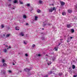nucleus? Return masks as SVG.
<instances>
[{
    "label": "nucleus",
    "mask_w": 77,
    "mask_h": 77,
    "mask_svg": "<svg viewBox=\"0 0 77 77\" xmlns=\"http://www.w3.org/2000/svg\"><path fill=\"white\" fill-rule=\"evenodd\" d=\"M24 70L26 72H29V71H30V69H28L27 68L25 69Z\"/></svg>",
    "instance_id": "nucleus-1"
},
{
    "label": "nucleus",
    "mask_w": 77,
    "mask_h": 77,
    "mask_svg": "<svg viewBox=\"0 0 77 77\" xmlns=\"http://www.w3.org/2000/svg\"><path fill=\"white\" fill-rule=\"evenodd\" d=\"M60 3L62 6H63L65 5V2H61Z\"/></svg>",
    "instance_id": "nucleus-2"
},
{
    "label": "nucleus",
    "mask_w": 77,
    "mask_h": 77,
    "mask_svg": "<svg viewBox=\"0 0 77 77\" xmlns=\"http://www.w3.org/2000/svg\"><path fill=\"white\" fill-rule=\"evenodd\" d=\"M58 48V47H56L54 48V50L55 51H57V49Z\"/></svg>",
    "instance_id": "nucleus-3"
},
{
    "label": "nucleus",
    "mask_w": 77,
    "mask_h": 77,
    "mask_svg": "<svg viewBox=\"0 0 77 77\" xmlns=\"http://www.w3.org/2000/svg\"><path fill=\"white\" fill-rule=\"evenodd\" d=\"M68 12H69V13H71L72 12V10H68Z\"/></svg>",
    "instance_id": "nucleus-4"
},
{
    "label": "nucleus",
    "mask_w": 77,
    "mask_h": 77,
    "mask_svg": "<svg viewBox=\"0 0 77 77\" xmlns=\"http://www.w3.org/2000/svg\"><path fill=\"white\" fill-rule=\"evenodd\" d=\"M20 35H21V36H24V33H23V32H21L20 33Z\"/></svg>",
    "instance_id": "nucleus-5"
},
{
    "label": "nucleus",
    "mask_w": 77,
    "mask_h": 77,
    "mask_svg": "<svg viewBox=\"0 0 77 77\" xmlns=\"http://www.w3.org/2000/svg\"><path fill=\"white\" fill-rule=\"evenodd\" d=\"M16 30H19V27L18 26H17L15 27Z\"/></svg>",
    "instance_id": "nucleus-6"
},
{
    "label": "nucleus",
    "mask_w": 77,
    "mask_h": 77,
    "mask_svg": "<svg viewBox=\"0 0 77 77\" xmlns=\"http://www.w3.org/2000/svg\"><path fill=\"white\" fill-rule=\"evenodd\" d=\"M72 37H71L70 38H69L68 39L69 41H71V39H72Z\"/></svg>",
    "instance_id": "nucleus-7"
},
{
    "label": "nucleus",
    "mask_w": 77,
    "mask_h": 77,
    "mask_svg": "<svg viewBox=\"0 0 77 77\" xmlns=\"http://www.w3.org/2000/svg\"><path fill=\"white\" fill-rule=\"evenodd\" d=\"M67 27H68L69 28V27H71V26L70 24L67 25Z\"/></svg>",
    "instance_id": "nucleus-8"
},
{
    "label": "nucleus",
    "mask_w": 77,
    "mask_h": 77,
    "mask_svg": "<svg viewBox=\"0 0 77 77\" xmlns=\"http://www.w3.org/2000/svg\"><path fill=\"white\" fill-rule=\"evenodd\" d=\"M11 35V34H8L6 35V36L7 38L9 37V36H10Z\"/></svg>",
    "instance_id": "nucleus-9"
},
{
    "label": "nucleus",
    "mask_w": 77,
    "mask_h": 77,
    "mask_svg": "<svg viewBox=\"0 0 77 77\" xmlns=\"http://www.w3.org/2000/svg\"><path fill=\"white\" fill-rule=\"evenodd\" d=\"M4 53H6L7 52V50L6 49H4Z\"/></svg>",
    "instance_id": "nucleus-10"
},
{
    "label": "nucleus",
    "mask_w": 77,
    "mask_h": 77,
    "mask_svg": "<svg viewBox=\"0 0 77 77\" xmlns=\"http://www.w3.org/2000/svg\"><path fill=\"white\" fill-rule=\"evenodd\" d=\"M23 18H27V17L26 16V15H23Z\"/></svg>",
    "instance_id": "nucleus-11"
},
{
    "label": "nucleus",
    "mask_w": 77,
    "mask_h": 77,
    "mask_svg": "<svg viewBox=\"0 0 77 77\" xmlns=\"http://www.w3.org/2000/svg\"><path fill=\"white\" fill-rule=\"evenodd\" d=\"M63 15H66V12H63L62 13Z\"/></svg>",
    "instance_id": "nucleus-12"
},
{
    "label": "nucleus",
    "mask_w": 77,
    "mask_h": 77,
    "mask_svg": "<svg viewBox=\"0 0 77 77\" xmlns=\"http://www.w3.org/2000/svg\"><path fill=\"white\" fill-rule=\"evenodd\" d=\"M72 33H73L74 32V30L73 29H72L71 30Z\"/></svg>",
    "instance_id": "nucleus-13"
},
{
    "label": "nucleus",
    "mask_w": 77,
    "mask_h": 77,
    "mask_svg": "<svg viewBox=\"0 0 77 77\" xmlns=\"http://www.w3.org/2000/svg\"><path fill=\"white\" fill-rule=\"evenodd\" d=\"M37 18H38V17L37 16H35V21H36L37 20Z\"/></svg>",
    "instance_id": "nucleus-14"
},
{
    "label": "nucleus",
    "mask_w": 77,
    "mask_h": 77,
    "mask_svg": "<svg viewBox=\"0 0 77 77\" xmlns=\"http://www.w3.org/2000/svg\"><path fill=\"white\" fill-rule=\"evenodd\" d=\"M14 3H17V0H14Z\"/></svg>",
    "instance_id": "nucleus-15"
},
{
    "label": "nucleus",
    "mask_w": 77,
    "mask_h": 77,
    "mask_svg": "<svg viewBox=\"0 0 77 77\" xmlns=\"http://www.w3.org/2000/svg\"><path fill=\"white\" fill-rule=\"evenodd\" d=\"M37 12L38 13H40V12H41V11L39 9H38L37 10Z\"/></svg>",
    "instance_id": "nucleus-16"
},
{
    "label": "nucleus",
    "mask_w": 77,
    "mask_h": 77,
    "mask_svg": "<svg viewBox=\"0 0 77 77\" xmlns=\"http://www.w3.org/2000/svg\"><path fill=\"white\" fill-rule=\"evenodd\" d=\"M3 66H7V64L5 63H4L3 64Z\"/></svg>",
    "instance_id": "nucleus-17"
},
{
    "label": "nucleus",
    "mask_w": 77,
    "mask_h": 77,
    "mask_svg": "<svg viewBox=\"0 0 77 77\" xmlns=\"http://www.w3.org/2000/svg\"><path fill=\"white\" fill-rule=\"evenodd\" d=\"M39 3L40 4H41L42 3V1L41 0L39 1Z\"/></svg>",
    "instance_id": "nucleus-18"
},
{
    "label": "nucleus",
    "mask_w": 77,
    "mask_h": 77,
    "mask_svg": "<svg viewBox=\"0 0 77 77\" xmlns=\"http://www.w3.org/2000/svg\"><path fill=\"white\" fill-rule=\"evenodd\" d=\"M72 67L73 69H75V66L74 65H73Z\"/></svg>",
    "instance_id": "nucleus-19"
},
{
    "label": "nucleus",
    "mask_w": 77,
    "mask_h": 77,
    "mask_svg": "<svg viewBox=\"0 0 77 77\" xmlns=\"http://www.w3.org/2000/svg\"><path fill=\"white\" fill-rule=\"evenodd\" d=\"M19 2L20 3V4H23V2H21L20 1H19Z\"/></svg>",
    "instance_id": "nucleus-20"
},
{
    "label": "nucleus",
    "mask_w": 77,
    "mask_h": 77,
    "mask_svg": "<svg viewBox=\"0 0 77 77\" xmlns=\"http://www.w3.org/2000/svg\"><path fill=\"white\" fill-rule=\"evenodd\" d=\"M49 12H53V10L52 9H50L49 10Z\"/></svg>",
    "instance_id": "nucleus-21"
},
{
    "label": "nucleus",
    "mask_w": 77,
    "mask_h": 77,
    "mask_svg": "<svg viewBox=\"0 0 77 77\" xmlns=\"http://www.w3.org/2000/svg\"><path fill=\"white\" fill-rule=\"evenodd\" d=\"M5 62V60L3 59L2 60V62H3V63H4V62Z\"/></svg>",
    "instance_id": "nucleus-22"
},
{
    "label": "nucleus",
    "mask_w": 77,
    "mask_h": 77,
    "mask_svg": "<svg viewBox=\"0 0 77 77\" xmlns=\"http://www.w3.org/2000/svg\"><path fill=\"white\" fill-rule=\"evenodd\" d=\"M53 9L54 11H56V8H53Z\"/></svg>",
    "instance_id": "nucleus-23"
},
{
    "label": "nucleus",
    "mask_w": 77,
    "mask_h": 77,
    "mask_svg": "<svg viewBox=\"0 0 77 77\" xmlns=\"http://www.w3.org/2000/svg\"><path fill=\"white\" fill-rule=\"evenodd\" d=\"M75 9H76V10L77 9V4L76 5L75 7Z\"/></svg>",
    "instance_id": "nucleus-24"
},
{
    "label": "nucleus",
    "mask_w": 77,
    "mask_h": 77,
    "mask_svg": "<svg viewBox=\"0 0 77 77\" xmlns=\"http://www.w3.org/2000/svg\"><path fill=\"white\" fill-rule=\"evenodd\" d=\"M27 6H30V4H27Z\"/></svg>",
    "instance_id": "nucleus-25"
},
{
    "label": "nucleus",
    "mask_w": 77,
    "mask_h": 77,
    "mask_svg": "<svg viewBox=\"0 0 77 77\" xmlns=\"http://www.w3.org/2000/svg\"><path fill=\"white\" fill-rule=\"evenodd\" d=\"M51 63H52L50 61V62H49V63H48L49 65H50V64H51Z\"/></svg>",
    "instance_id": "nucleus-26"
},
{
    "label": "nucleus",
    "mask_w": 77,
    "mask_h": 77,
    "mask_svg": "<svg viewBox=\"0 0 77 77\" xmlns=\"http://www.w3.org/2000/svg\"><path fill=\"white\" fill-rule=\"evenodd\" d=\"M1 27H2V28H3L4 27V26L3 25H2Z\"/></svg>",
    "instance_id": "nucleus-27"
},
{
    "label": "nucleus",
    "mask_w": 77,
    "mask_h": 77,
    "mask_svg": "<svg viewBox=\"0 0 77 77\" xmlns=\"http://www.w3.org/2000/svg\"><path fill=\"white\" fill-rule=\"evenodd\" d=\"M25 56L26 57H27V56H28V54H25Z\"/></svg>",
    "instance_id": "nucleus-28"
},
{
    "label": "nucleus",
    "mask_w": 77,
    "mask_h": 77,
    "mask_svg": "<svg viewBox=\"0 0 77 77\" xmlns=\"http://www.w3.org/2000/svg\"><path fill=\"white\" fill-rule=\"evenodd\" d=\"M48 77V75H46L44 77Z\"/></svg>",
    "instance_id": "nucleus-29"
},
{
    "label": "nucleus",
    "mask_w": 77,
    "mask_h": 77,
    "mask_svg": "<svg viewBox=\"0 0 77 77\" xmlns=\"http://www.w3.org/2000/svg\"><path fill=\"white\" fill-rule=\"evenodd\" d=\"M24 44H27V42H25V41H24Z\"/></svg>",
    "instance_id": "nucleus-30"
},
{
    "label": "nucleus",
    "mask_w": 77,
    "mask_h": 77,
    "mask_svg": "<svg viewBox=\"0 0 77 77\" xmlns=\"http://www.w3.org/2000/svg\"><path fill=\"white\" fill-rule=\"evenodd\" d=\"M8 72L10 73H11V70H8Z\"/></svg>",
    "instance_id": "nucleus-31"
},
{
    "label": "nucleus",
    "mask_w": 77,
    "mask_h": 77,
    "mask_svg": "<svg viewBox=\"0 0 77 77\" xmlns=\"http://www.w3.org/2000/svg\"><path fill=\"white\" fill-rule=\"evenodd\" d=\"M35 45H32V47H35Z\"/></svg>",
    "instance_id": "nucleus-32"
},
{
    "label": "nucleus",
    "mask_w": 77,
    "mask_h": 77,
    "mask_svg": "<svg viewBox=\"0 0 77 77\" xmlns=\"http://www.w3.org/2000/svg\"><path fill=\"white\" fill-rule=\"evenodd\" d=\"M59 75H62V73H59Z\"/></svg>",
    "instance_id": "nucleus-33"
},
{
    "label": "nucleus",
    "mask_w": 77,
    "mask_h": 77,
    "mask_svg": "<svg viewBox=\"0 0 77 77\" xmlns=\"http://www.w3.org/2000/svg\"><path fill=\"white\" fill-rule=\"evenodd\" d=\"M38 56H41V55L40 54H38Z\"/></svg>",
    "instance_id": "nucleus-34"
},
{
    "label": "nucleus",
    "mask_w": 77,
    "mask_h": 77,
    "mask_svg": "<svg viewBox=\"0 0 77 77\" xmlns=\"http://www.w3.org/2000/svg\"><path fill=\"white\" fill-rule=\"evenodd\" d=\"M11 48V47L9 46L8 48H7V49H8V48Z\"/></svg>",
    "instance_id": "nucleus-35"
},
{
    "label": "nucleus",
    "mask_w": 77,
    "mask_h": 77,
    "mask_svg": "<svg viewBox=\"0 0 77 77\" xmlns=\"http://www.w3.org/2000/svg\"><path fill=\"white\" fill-rule=\"evenodd\" d=\"M26 25H28V23H26Z\"/></svg>",
    "instance_id": "nucleus-36"
},
{
    "label": "nucleus",
    "mask_w": 77,
    "mask_h": 77,
    "mask_svg": "<svg viewBox=\"0 0 77 77\" xmlns=\"http://www.w3.org/2000/svg\"><path fill=\"white\" fill-rule=\"evenodd\" d=\"M6 47H8V45H6Z\"/></svg>",
    "instance_id": "nucleus-37"
},
{
    "label": "nucleus",
    "mask_w": 77,
    "mask_h": 77,
    "mask_svg": "<svg viewBox=\"0 0 77 77\" xmlns=\"http://www.w3.org/2000/svg\"><path fill=\"white\" fill-rule=\"evenodd\" d=\"M9 6H11V4H10L9 5Z\"/></svg>",
    "instance_id": "nucleus-38"
},
{
    "label": "nucleus",
    "mask_w": 77,
    "mask_h": 77,
    "mask_svg": "<svg viewBox=\"0 0 77 77\" xmlns=\"http://www.w3.org/2000/svg\"><path fill=\"white\" fill-rule=\"evenodd\" d=\"M42 30H44V29L42 28Z\"/></svg>",
    "instance_id": "nucleus-39"
},
{
    "label": "nucleus",
    "mask_w": 77,
    "mask_h": 77,
    "mask_svg": "<svg viewBox=\"0 0 77 77\" xmlns=\"http://www.w3.org/2000/svg\"><path fill=\"white\" fill-rule=\"evenodd\" d=\"M45 26V25H44V26Z\"/></svg>",
    "instance_id": "nucleus-40"
},
{
    "label": "nucleus",
    "mask_w": 77,
    "mask_h": 77,
    "mask_svg": "<svg viewBox=\"0 0 77 77\" xmlns=\"http://www.w3.org/2000/svg\"><path fill=\"white\" fill-rule=\"evenodd\" d=\"M13 65H15V64L14 63H13Z\"/></svg>",
    "instance_id": "nucleus-41"
},
{
    "label": "nucleus",
    "mask_w": 77,
    "mask_h": 77,
    "mask_svg": "<svg viewBox=\"0 0 77 77\" xmlns=\"http://www.w3.org/2000/svg\"><path fill=\"white\" fill-rule=\"evenodd\" d=\"M46 56H48V55H46Z\"/></svg>",
    "instance_id": "nucleus-42"
},
{
    "label": "nucleus",
    "mask_w": 77,
    "mask_h": 77,
    "mask_svg": "<svg viewBox=\"0 0 77 77\" xmlns=\"http://www.w3.org/2000/svg\"><path fill=\"white\" fill-rule=\"evenodd\" d=\"M47 64H48V63H47Z\"/></svg>",
    "instance_id": "nucleus-43"
},
{
    "label": "nucleus",
    "mask_w": 77,
    "mask_h": 77,
    "mask_svg": "<svg viewBox=\"0 0 77 77\" xmlns=\"http://www.w3.org/2000/svg\"><path fill=\"white\" fill-rule=\"evenodd\" d=\"M59 45H60V44H59Z\"/></svg>",
    "instance_id": "nucleus-44"
},
{
    "label": "nucleus",
    "mask_w": 77,
    "mask_h": 77,
    "mask_svg": "<svg viewBox=\"0 0 77 77\" xmlns=\"http://www.w3.org/2000/svg\"><path fill=\"white\" fill-rule=\"evenodd\" d=\"M9 0V1H11V0Z\"/></svg>",
    "instance_id": "nucleus-45"
},
{
    "label": "nucleus",
    "mask_w": 77,
    "mask_h": 77,
    "mask_svg": "<svg viewBox=\"0 0 77 77\" xmlns=\"http://www.w3.org/2000/svg\"><path fill=\"white\" fill-rule=\"evenodd\" d=\"M4 36H5V34L4 35Z\"/></svg>",
    "instance_id": "nucleus-46"
},
{
    "label": "nucleus",
    "mask_w": 77,
    "mask_h": 77,
    "mask_svg": "<svg viewBox=\"0 0 77 77\" xmlns=\"http://www.w3.org/2000/svg\"><path fill=\"white\" fill-rule=\"evenodd\" d=\"M46 61H47V60H46Z\"/></svg>",
    "instance_id": "nucleus-47"
},
{
    "label": "nucleus",
    "mask_w": 77,
    "mask_h": 77,
    "mask_svg": "<svg viewBox=\"0 0 77 77\" xmlns=\"http://www.w3.org/2000/svg\"><path fill=\"white\" fill-rule=\"evenodd\" d=\"M14 9V8H13Z\"/></svg>",
    "instance_id": "nucleus-48"
},
{
    "label": "nucleus",
    "mask_w": 77,
    "mask_h": 77,
    "mask_svg": "<svg viewBox=\"0 0 77 77\" xmlns=\"http://www.w3.org/2000/svg\"><path fill=\"white\" fill-rule=\"evenodd\" d=\"M53 60H54L53 59Z\"/></svg>",
    "instance_id": "nucleus-49"
}]
</instances>
